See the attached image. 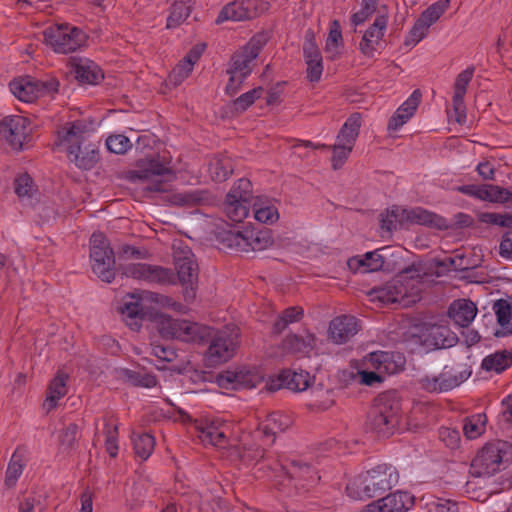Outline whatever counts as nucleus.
Listing matches in <instances>:
<instances>
[{
	"mask_svg": "<svg viewBox=\"0 0 512 512\" xmlns=\"http://www.w3.org/2000/svg\"><path fill=\"white\" fill-rule=\"evenodd\" d=\"M254 218L263 224H273L279 218V213L274 205H259L253 203Z\"/></svg>",
	"mask_w": 512,
	"mask_h": 512,
	"instance_id": "nucleus-52",
	"label": "nucleus"
},
{
	"mask_svg": "<svg viewBox=\"0 0 512 512\" xmlns=\"http://www.w3.org/2000/svg\"><path fill=\"white\" fill-rule=\"evenodd\" d=\"M120 311L127 326L133 331H138L141 328L143 320L154 322V316L158 314V311L145 307L141 297L135 294L128 296Z\"/></svg>",
	"mask_w": 512,
	"mask_h": 512,
	"instance_id": "nucleus-16",
	"label": "nucleus"
},
{
	"mask_svg": "<svg viewBox=\"0 0 512 512\" xmlns=\"http://www.w3.org/2000/svg\"><path fill=\"white\" fill-rule=\"evenodd\" d=\"M255 59V54L251 55L244 49L237 51L231 57L227 74H233L246 79L252 72V64Z\"/></svg>",
	"mask_w": 512,
	"mask_h": 512,
	"instance_id": "nucleus-33",
	"label": "nucleus"
},
{
	"mask_svg": "<svg viewBox=\"0 0 512 512\" xmlns=\"http://www.w3.org/2000/svg\"><path fill=\"white\" fill-rule=\"evenodd\" d=\"M199 438L205 444L223 448L227 443V436L223 427L214 423L206 424L199 429Z\"/></svg>",
	"mask_w": 512,
	"mask_h": 512,
	"instance_id": "nucleus-43",
	"label": "nucleus"
},
{
	"mask_svg": "<svg viewBox=\"0 0 512 512\" xmlns=\"http://www.w3.org/2000/svg\"><path fill=\"white\" fill-rule=\"evenodd\" d=\"M387 27V19L385 16H377L374 23L365 31L363 35L368 38L380 41L384 36Z\"/></svg>",
	"mask_w": 512,
	"mask_h": 512,
	"instance_id": "nucleus-61",
	"label": "nucleus"
},
{
	"mask_svg": "<svg viewBox=\"0 0 512 512\" xmlns=\"http://www.w3.org/2000/svg\"><path fill=\"white\" fill-rule=\"evenodd\" d=\"M499 255L503 259L512 261V231L503 233L499 244Z\"/></svg>",
	"mask_w": 512,
	"mask_h": 512,
	"instance_id": "nucleus-64",
	"label": "nucleus"
},
{
	"mask_svg": "<svg viewBox=\"0 0 512 512\" xmlns=\"http://www.w3.org/2000/svg\"><path fill=\"white\" fill-rule=\"evenodd\" d=\"M478 220L483 224L509 228L512 231L511 213L482 212L478 215Z\"/></svg>",
	"mask_w": 512,
	"mask_h": 512,
	"instance_id": "nucleus-49",
	"label": "nucleus"
},
{
	"mask_svg": "<svg viewBox=\"0 0 512 512\" xmlns=\"http://www.w3.org/2000/svg\"><path fill=\"white\" fill-rule=\"evenodd\" d=\"M238 345L239 329L236 326H225L211 336L205 361L209 367L227 362L235 355Z\"/></svg>",
	"mask_w": 512,
	"mask_h": 512,
	"instance_id": "nucleus-7",
	"label": "nucleus"
},
{
	"mask_svg": "<svg viewBox=\"0 0 512 512\" xmlns=\"http://www.w3.org/2000/svg\"><path fill=\"white\" fill-rule=\"evenodd\" d=\"M405 357L399 352L376 351L368 355L367 365L379 371L383 377L404 370Z\"/></svg>",
	"mask_w": 512,
	"mask_h": 512,
	"instance_id": "nucleus-20",
	"label": "nucleus"
},
{
	"mask_svg": "<svg viewBox=\"0 0 512 512\" xmlns=\"http://www.w3.org/2000/svg\"><path fill=\"white\" fill-rule=\"evenodd\" d=\"M330 148L332 149V152H333L332 159H331L332 167H333V169L337 170L344 165L345 161L348 159L349 155L351 154L353 148L346 146V145L339 144L337 142Z\"/></svg>",
	"mask_w": 512,
	"mask_h": 512,
	"instance_id": "nucleus-60",
	"label": "nucleus"
},
{
	"mask_svg": "<svg viewBox=\"0 0 512 512\" xmlns=\"http://www.w3.org/2000/svg\"><path fill=\"white\" fill-rule=\"evenodd\" d=\"M511 461L512 444L504 440H493L477 452L471 469L477 477H489L505 470Z\"/></svg>",
	"mask_w": 512,
	"mask_h": 512,
	"instance_id": "nucleus-4",
	"label": "nucleus"
},
{
	"mask_svg": "<svg viewBox=\"0 0 512 512\" xmlns=\"http://www.w3.org/2000/svg\"><path fill=\"white\" fill-rule=\"evenodd\" d=\"M400 404L391 392L378 395L368 414L367 425L378 437L391 436L399 424Z\"/></svg>",
	"mask_w": 512,
	"mask_h": 512,
	"instance_id": "nucleus-5",
	"label": "nucleus"
},
{
	"mask_svg": "<svg viewBox=\"0 0 512 512\" xmlns=\"http://www.w3.org/2000/svg\"><path fill=\"white\" fill-rule=\"evenodd\" d=\"M218 382L221 386L226 388H254L256 386V377L255 375L251 374L250 371L243 369L227 370L219 375Z\"/></svg>",
	"mask_w": 512,
	"mask_h": 512,
	"instance_id": "nucleus-30",
	"label": "nucleus"
},
{
	"mask_svg": "<svg viewBox=\"0 0 512 512\" xmlns=\"http://www.w3.org/2000/svg\"><path fill=\"white\" fill-rule=\"evenodd\" d=\"M154 323L164 339L196 342L204 335L203 328L199 324L185 319H175L161 312L154 316Z\"/></svg>",
	"mask_w": 512,
	"mask_h": 512,
	"instance_id": "nucleus-10",
	"label": "nucleus"
},
{
	"mask_svg": "<svg viewBox=\"0 0 512 512\" xmlns=\"http://www.w3.org/2000/svg\"><path fill=\"white\" fill-rule=\"evenodd\" d=\"M428 335L432 344L438 349L450 348L458 341L457 336L445 326H432Z\"/></svg>",
	"mask_w": 512,
	"mask_h": 512,
	"instance_id": "nucleus-44",
	"label": "nucleus"
},
{
	"mask_svg": "<svg viewBox=\"0 0 512 512\" xmlns=\"http://www.w3.org/2000/svg\"><path fill=\"white\" fill-rule=\"evenodd\" d=\"M251 206L252 202L250 201H242L238 198L229 199V196H226L224 211L231 221L240 223L249 215Z\"/></svg>",
	"mask_w": 512,
	"mask_h": 512,
	"instance_id": "nucleus-42",
	"label": "nucleus"
},
{
	"mask_svg": "<svg viewBox=\"0 0 512 512\" xmlns=\"http://www.w3.org/2000/svg\"><path fill=\"white\" fill-rule=\"evenodd\" d=\"M127 277L161 286L175 285L176 277L172 269L147 263H131L123 268Z\"/></svg>",
	"mask_w": 512,
	"mask_h": 512,
	"instance_id": "nucleus-12",
	"label": "nucleus"
},
{
	"mask_svg": "<svg viewBox=\"0 0 512 512\" xmlns=\"http://www.w3.org/2000/svg\"><path fill=\"white\" fill-rule=\"evenodd\" d=\"M173 175L170 167L163 164L158 158L142 159L137 163L135 176L139 179H150L154 176Z\"/></svg>",
	"mask_w": 512,
	"mask_h": 512,
	"instance_id": "nucleus-32",
	"label": "nucleus"
},
{
	"mask_svg": "<svg viewBox=\"0 0 512 512\" xmlns=\"http://www.w3.org/2000/svg\"><path fill=\"white\" fill-rule=\"evenodd\" d=\"M303 57L306 68V77L310 82H318L323 73V58L321 51L316 44L314 32L306 31L303 43Z\"/></svg>",
	"mask_w": 512,
	"mask_h": 512,
	"instance_id": "nucleus-17",
	"label": "nucleus"
},
{
	"mask_svg": "<svg viewBox=\"0 0 512 512\" xmlns=\"http://www.w3.org/2000/svg\"><path fill=\"white\" fill-rule=\"evenodd\" d=\"M208 171L216 182H223L233 173L232 160L227 156L217 155L209 162Z\"/></svg>",
	"mask_w": 512,
	"mask_h": 512,
	"instance_id": "nucleus-39",
	"label": "nucleus"
},
{
	"mask_svg": "<svg viewBox=\"0 0 512 512\" xmlns=\"http://www.w3.org/2000/svg\"><path fill=\"white\" fill-rule=\"evenodd\" d=\"M14 190L19 198H31L36 188L31 176L24 173L15 179Z\"/></svg>",
	"mask_w": 512,
	"mask_h": 512,
	"instance_id": "nucleus-56",
	"label": "nucleus"
},
{
	"mask_svg": "<svg viewBox=\"0 0 512 512\" xmlns=\"http://www.w3.org/2000/svg\"><path fill=\"white\" fill-rule=\"evenodd\" d=\"M381 248L375 251L366 252L362 257L353 256L348 259L347 265L354 273H370L383 269L384 257L379 253Z\"/></svg>",
	"mask_w": 512,
	"mask_h": 512,
	"instance_id": "nucleus-26",
	"label": "nucleus"
},
{
	"mask_svg": "<svg viewBox=\"0 0 512 512\" xmlns=\"http://www.w3.org/2000/svg\"><path fill=\"white\" fill-rule=\"evenodd\" d=\"M78 425L69 423L59 434L60 448L64 451L72 450L78 437Z\"/></svg>",
	"mask_w": 512,
	"mask_h": 512,
	"instance_id": "nucleus-57",
	"label": "nucleus"
},
{
	"mask_svg": "<svg viewBox=\"0 0 512 512\" xmlns=\"http://www.w3.org/2000/svg\"><path fill=\"white\" fill-rule=\"evenodd\" d=\"M30 121L21 115H9L0 121V135L9 146L20 151L30 133Z\"/></svg>",
	"mask_w": 512,
	"mask_h": 512,
	"instance_id": "nucleus-15",
	"label": "nucleus"
},
{
	"mask_svg": "<svg viewBox=\"0 0 512 512\" xmlns=\"http://www.w3.org/2000/svg\"><path fill=\"white\" fill-rule=\"evenodd\" d=\"M227 196H229V199L238 198L242 201L247 200L252 202L253 195L251 181L247 178L237 180L228 192Z\"/></svg>",
	"mask_w": 512,
	"mask_h": 512,
	"instance_id": "nucleus-54",
	"label": "nucleus"
},
{
	"mask_svg": "<svg viewBox=\"0 0 512 512\" xmlns=\"http://www.w3.org/2000/svg\"><path fill=\"white\" fill-rule=\"evenodd\" d=\"M71 67L80 83L96 85L104 78L101 68L88 58H73Z\"/></svg>",
	"mask_w": 512,
	"mask_h": 512,
	"instance_id": "nucleus-24",
	"label": "nucleus"
},
{
	"mask_svg": "<svg viewBox=\"0 0 512 512\" xmlns=\"http://www.w3.org/2000/svg\"><path fill=\"white\" fill-rule=\"evenodd\" d=\"M405 217L407 224L424 225L437 228L439 230H446L449 228L447 220L444 217L421 207H414L410 209L405 208Z\"/></svg>",
	"mask_w": 512,
	"mask_h": 512,
	"instance_id": "nucleus-25",
	"label": "nucleus"
},
{
	"mask_svg": "<svg viewBox=\"0 0 512 512\" xmlns=\"http://www.w3.org/2000/svg\"><path fill=\"white\" fill-rule=\"evenodd\" d=\"M103 434L105 436V448L110 457L115 458L118 455V424L113 415L102 417Z\"/></svg>",
	"mask_w": 512,
	"mask_h": 512,
	"instance_id": "nucleus-37",
	"label": "nucleus"
},
{
	"mask_svg": "<svg viewBox=\"0 0 512 512\" xmlns=\"http://www.w3.org/2000/svg\"><path fill=\"white\" fill-rule=\"evenodd\" d=\"M90 259L93 272L104 282L115 278V256L106 236L94 232L90 238Z\"/></svg>",
	"mask_w": 512,
	"mask_h": 512,
	"instance_id": "nucleus-8",
	"label": "nucleus"
},
{
	"mask_svg": "<svg viewBox=\"0 0 512 512\" xmlns=\"http://www.w3.org/2000/svg\"><path fill=\"white\" fill-rule=\"evenodd\" d=\"M399 481V473L391 464H379L362 473L350 482L346 491L353 499H368L381 496Z\"/></svg>",
	"mask_w": 512,
	"mask_h": 512,
	"instance_id": "nucleus-3",
	"label": "nucleus"
},
{
	"mask_svg": "<svg viewBox=\"0 0 512 512\" xmlns=\"http://www.w3.org/2000/svg\"><path fill=\"white\" fill-rule=\"evenodd\" d=\"M422 98V93L419 89H416L412 92V94L408 97V99L400 105L398 108L399 112L408 114L411 117L416 112Z\"/></svg>",
	"mask_w": 512,
	"mask_h": 512,
	"instance_id": "nucleus-62",
	"label": "nucleus"
},
{
	"mask_svg": "<svg viewBox=\"0 0 512 512\" xmlns=\"http://www.w3.org/2000/svg\"><path fill=\"white\" fill-rule=\"evenodd\" d=\"M192 0H175L167 17L166 27L174 29L180 26L192 11Z\"/></svg>",
	"mask_w": 512,
	"mask_h": 512,
	"instance_id": "nucleus-41",
	"label": "nucleus"
},
{
	"mask_svg": "<svg viewBox=\"0 0 512 512\" xmlns=\"http://www.w3.org/2000/svg\"><path fill=\"white\" fill-rule=\"evenodd\" d=\"M282 471L297 490H305L320 479L315 468L300 460H293L282 466Z\"/></svg>",
	"mask_w": 512,
	"mask_h": 512,
	"instance_id": "nucleus-21",
	"label": "nucleus"
},
{
	"mask_svg": "<svg viewBox=\"0 0 512 512\" xmlns=\"http://www.w3.org/2000/svg\"><path fill=\"white\" fill-rule=\"evenodd\" d=\"M310 384V375L306 371L296 372L291 369L283 370L275 379H271L268 384L269 391H277L281 388H287L291 391L301 392L306 390Z\"/></svg>",
	"mask_w": 512,
	"mask_h": 512,
	"instance_id": "nucleus-22",
	"label": "nucleus"
},
{
	"mask_svg": "<svg viewBox=\"0 0 512 512\" xmlns=\"http://www.w3.org/2000/svg\"><path fill=\"white\" fill-rule=\"evenodd\" d=\"M123 375L135 387L152 388L158 382L156 376L152 373L125 369Z\"/></svg>",
	"mask_w": 512,
	"mask_h": 512,
	"instance_id": "nucleus-47",
	"label": "nucleus"
},
{
	"mask_svg": "<svg viewBox=\"0 0 512 512\" xmlns=\"http://www.w3.org/2000/svg\"><path fill=\"white\" fill-rule=\"evenodd\" d=\"M512 365V352L500 350L487 355L481 363V368L487 372L500 374Z\"/></svg>",
	"mask_w": 512,
	"mask_h": 512,
	"instance_id": "nucleus-35",
	"label": "nucleus"
},
{
	"mask_svg": "<svg viewBox=\"0 0 512 512\" xmlns=\"http://www.w3.org/2000/svg\"><path fill=\"white\" fill-rule=\"evenodd\" d=\"M291 424L292 420L288 415L281 412H273L260 424V429L265 436H272L274 438L277 433L287 430Z\"/></svg>",
	"mask_w": 512,
	"mask_h": 512,
	"instance_id": "nucleus-34",
	"label": "nucleus"
},
{
	"mask_svg": "<svg viewBox=\"0 0 512 512\" xmlns=\"http://www.w3.org/2000/svg\"><path fill=\"white\" fill-rule=\"evenodd\" d=\"M59 86V81L54 77L37 79L32 76L19 77L9 84L12 94L26 103H31L39 97L57 93Z\"/></svg>",
	"mask_w": 512,
	"mask_h": 512,
	"instance_id": "nucleus-11",
	"label": "nucleus"
},
{
	"mask_svg": "<svg viewBox=\"0 0 512 512\" xmlns=\"http://www.w3.org/2000/svg\"><path fill=\"white\" fill-rule=\"evenodd\" d=\"M361 125L362 117L360 113L350 115L338 132L336 142L353 148L359 136Z\"/></svg>",
	"mask_w": 512,
	"mask_h": 512,
	"instance_id": "nucleus-31",
	"label": "nucleus"
},
{
	"mask_svg": "<svg viewBox=\"0 0 512 512\" xmlns=\"http://www.w3.org/2000/svg\"><path fill=\"white\" fill-rule=\"evenodd\" d=\"M414 506V496L396 491L368 504L363 512H406Z\"/></svg>",
	"mask_w": 512,
	"mask_h": 512,
	"instance_id": "nucleus-18",
	"label": "nucleus"
},
{
	"mask_svg": "<svg viewBox=\"0 0 512 512\" xmlns=\"http://www.w3.org/2000/svg\"><path fill=\"white\" fill-rule=\"evenodd\" d=\"M304 311L299 306H292L285 309L274 323V331L281 333L285 328L292 323L298 322L302 319Z\"/></svg>",
	"mask_w": 512,
	"mask_h": 512,
	"instance_id": "nucleus-48",
	"label": "nucleus"
},
{
	"mask_svg": "<svg viewBox=\"0 0 512 512\" xmlns=\"http://www.w3.org/2000/svg\"><path fill=\"white\" fill-rule=\"evenodd\" d=\"M23 469L24 464L21 459L16 454H13L5 474V485L8 488H12L16 485L19 477L23 473Z\"/></svg>",
	"mask_w": 512,
	"mask_h": 512,
	"instance_id": "nucleus-55",
	"label": "nucleus"
},
{
	"mask_svg": "<svg viewBox=\"0 0 512 512\" xmlns=\"http://www.w3.org/2000/svg\"><path fill=\"white\" fill-rule=\"evenodd\" d=\"M477 314V307L467 299L453 301L449 306L448 315L450 319L460 327H468Z\"/></svg>",
	"mask_w": 512,
	"mask_h": 512,
	"instance_id": "nucleus-29",
	"label": "nucleus"
},
{
	"mask_svg": "<svg viewBox=\"0 0 512 512\" xmlns=\"http://www.w3.org/2000/svg\"><path fill=\"white\" fill-rule=\"evenodd\" d=\"M262 87L254 88L248 92L241 94L239 97L233 100L232 107L236 112L246 111L254 102L259 99L262 95Z\"/></svg>",
	"mask_w": 512,
	"mask_h": 512,
	"instance_id": "nucleus-53",
	"label": "nucleus"
},
{
	"mask_svg": "<svg viewBox=\"0 0 512 512\" xmlns=\"http://www.w3.org/2000/svg\"><path fill=\"white\" fill-rule=\"evenodd\" d=\"M487 416L485 413H476L463 419V434L469 440L480 437L486 431Z\"/></svg>",
	"mask_w": 512,
	"mask_h": 512,
	"instance_id": "nucleus-40",
	"label": "nucleus"
},
{
	"mask_svg": "<svg viewBox=\"0 0 512 512\" xmlns=\"http://www.w3.org/2000/svg\"><path fill=\"white\" fill-rule=\"evenodd\" d=\"M176 270V284L183 286V296L186 302H192L196 297L198 284V264L191 249L178 247L173 253Z\"/></svg>",
	"mask_w": 512,
	"mask_h": 512,
	"instance_id": "nucleus-6",
	"label": "nucleus"
},
{
	"mask_svg": "<svg viewBox=\"0 0 512 512\" xmlns=\"http://www.w3.org/2000/svg\"><path fill=\"white\" fill-rule=\"evenodd\" d=\"M424 276L425 273L419 265L411 264L402 269L392 280L372 288L369 296L372 301L377 300L383 304L400 303L403 306H409L420 300Z\"/></svg>",
	"mask_w": 512,
	"mask_h": 512,
	"instance_id": "nucleus-1",
	"label": "nucleus"
},
{
	"mask_svg": "<svg viewBox=\"0 0 512 512\" xmlns=\"http://www.w3.org/2000/svg\"><path fill=\"white\" fill-rule=\"evenodd\" d=\"M223 242L229 248L239 251H262L272 244V239L268 231H228L223 236Z\"/></svg>",
	"mask_w": 512,
	"mask_h": 512,
	"instance_id": "nucleus-14",
	"label": "nucleus"
},
{
	"mask_svg": "<svg viewBox=\"0 0 512 512\" xmlns=\"http://www.w3.org/2000/svg\"><path fill=\"white\" fill-rule=\"evenodd\" d=\"M471 376V371H455L445 366L438 375H425L419 379V386L429 393H443L450 391Z\"/></svg>",
	"mask_w": 512,
	"mask_h": 512,
	"instance_id": "nucleus-13",
	"label": "nucleus"
},
{
	"mask_svg": "<svg viewBox=\"0 0 512 512\" xmlns=\"http://www.w3.org/2000/svg\"><path fill=\"white\" fill-rule=\"evenodd\" d=\"M107 149L114 154H124L131 149L132 144L128 137L122 134L111 135L106 140Z\"/></svg>",
	"mask_w": 512,
	"mask_h": 512,
	"instance_id": "nucleus-58",
	"label": "nucleus"
},
{
	"mask_svg": "<svg viewBox=\"0 0 512 512\" xmlns=\"http://www.w3.org/2000/svg\"><path fill=\"white\" fill-rule=\"evenodd\" d=\"M407 224L405 208L394 205L381 214L380 227L388 233Z\"/></svg>",
	"mask_w": 512,
	"mask_h": 512,
	"instance_id": "nucleus-38",
	"label": "nucleus"
},
{
	"mask_svg": "<svg viewBox=\"0 0 512 512\" xmlns=\"http://www.w3.org/2000/svg\"><path fill=\"white\" fill-rule=\"evenodd\" d=\"M43 35L45 43L60 54L75 52L86 42V34L68 23L50 26L44 30Z\"/></svg>",
	"mask_w": 512,
	"mask_h": 512,
	"instance_id": "nucleus-9",
	"label": "nucleus"
},
{
	"mask_svg": "<svg viewBox=\"0 0 512 512\" xmlns=\"http://www.w3.org/2000/svg\"><path fill=\"white\" fill-rule=\"evenodd\" d=\"M132 443L135 454L142 460H147L154 451L155 439L149 433H133Z\"/></svg>",
	"mask_w": 512,
	"mask_h": 512,
	"instance_id": "nucleus-45",
	"label": "nucleus"
},
{
	"mask_svg": "<svg viewBox=\"0 0 512 512\" xmlns=\"http://www.w3.org/2000/svg\"><path fill=\"white\" fill-rule=\"evenodd\" d=\"M258 15L259 5L257 0L233 1L220 10L215 22L221 24L225 21H245Z\"/></svg>",
	"mask_w": 512,
	"mask_h": 512,
	"instance_id": "nucleus-19",
	"label": "nucleus"
},
{
	"mask_svg": "<svg viewBox=\"0 0 512 512\" xmlns=\"http://www.w3.org/2000/svg\"><path fill=\"white\" fill-rule=\"evenodd\" d=\"M342 41L340 25L337 21H333L325 42V51L329 54L331 59L335 58L339 54L338 48L342 44Z\"/></svg>",
	"mask_w": 512,
	"mask_h": 512,
	"instance_id": "nucleus-50",
	"label": "nucleus"
},
{
	"mask_svg": "<svg viewBox=\"0 0 512 512\" xmlns=\"http://www.w3.org/2000/svg\"><path fill=\"white\" fill-rule=\"evenodd\" d=\"M429 28V23L423 21L422 18L419 17L409 32L411 42L413 44L420 42L427 35Z\"/></svg>",
	"mask_w": 512,
	"mask_h": 512,
	"instance_id": "nucleus-63",
	"label": "nucleus"
},
{
	"mask_svg": "<svg viewBox=\"0 0 512 512\" xmlns=\"http://www.w3.org/2000/svg\"><path fill=\"white\" fill-rule=\"evenodd\" d=\"M68 380L69 375L63 370H58L53 379L50 381L47 388L46 398L43 404L47 412H50L53 409H55L58 405V401L67 394Z\"/></svg>",
	"mask_w": 512,
	"mask_h": 512,
	"instance_id": "nucleus-28",
	"label": "nucleus"
},
{
	"mask_svg": "<svg viewBox=\"0 0 512 512\" xmlns=\"http://www.w3.org/2000/svg\"><path fill=\"white\" fill-rule=\"evenodd\" d=\"M190 60H181L170 72L169 82L174 86L180 85L192 72Z\"/></svg>",
	"mask_w": 512,
	"mask_h": 512,
	"instance_id": "nucleus-59",
	"label": "nucleus"
},
{
	"mask_svg": "<svg viewBox=\"0 0 512 512\" xmlns=\"http://www.w3.org/2000/svg\"><path fill=\"white\" fill-rule=\"evenodd\" d=\"M57 145L65 148L76 167L92 169L99 161V145L89 140V125L84 120L67 122L57 133Z\"/></svg>",
	"mask_w": 512,
	"mask_h": 512,
	"instance_id": "nucleus-2",
	"label": "nucleus"
},
{
	"mask_svg": "<svg viewBox=\"0 0 512 512\" xmlns=\"http://www.w3.org/2000/svg\"><path fill=\"white\" fill-rule=\"evenodd\" d=\"M492 310L500 329L495 332L496 337L512 335V296L497 299L492 304Z\"/></svg>",
	"mask_w": 512,
	"mask_h": 512,
	"instance_id": "nucleus-27",
	"label": "nucleus"
},
{
	"mask_svg": "<svg viewBox=\"0 0 512 512\" xmlns=\"http://www.w3.org/2000/svg\"><path fill=\"white\" fill-rule=\"evenodd\" d=\"M450 7L449 0H438L428 6L420 15L423 21L433 25Z\"/></svg>",
	"mask_w": 512,
	"mask_h": 512,
	"instance_id": "nucleus-51",
	"label": "nucleus"
},
{
	"mask_svg": "<svg viewBox=\"0 0 512 512\" xmlns=\"http://www.w3.org/2000/svg\"><path fill=\"white\" fill-rule=\"evenodd\" d=\"M484 201L501 205L512 204V186L505 188L499 185L486 184Z\"/></svg>",
	"mask_w": 512,
	"mask_h": 512,
	"instance_id": "nucleus-46",
	"label": "nucleus"
},
{
	"mask_svg": "<svg viewBox=\"0 0 512 512\" xmlns=\"http://www.w3.org/2000/svg\"><path fill=\"white\" fill-rule=\"evenodd\" d=\"M316 345V337L313 334L307 333L305 336L291 334L286 336L283 341L284 348L297 354L307 355Z\"/></svg>",
	"mask_w": 512,
	"mask_h": 512,
	"instance_id": "nucleus-36",
	"label": "nucleus"
},
{
	"mask_svg": "<svg viewBox=\"0 0 512 512\" xmlns=\"http://www.w3.org/2000/svg\"><path fill=\"white\" fill-rule=\"evenodd\" d=\"M358 320L354 316L342 315L334 318L329 325V338L335 344H343L357 334Z\"/></svg>",
	"mask_w": 512,
	"mask_h": 512,
	"instance_id": "nucleus-23",
	"label": "nucleus"
}]
</instances>
